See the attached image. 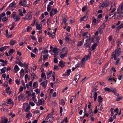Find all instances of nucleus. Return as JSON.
I'll return each instance as SVG.
<instances>
[{
	"label": "nucleus",
	"instance_id": "nucleus-37",
	"mask_svg": "<svg viewBox=\"0 0 123 123\" xmlns=\"http://www.w3.org/2000/svg\"><path fill=\"white\" fill-rule=\"evenodd\" d=\"M87 39H86V41H87L89 40H90V34H88L86 36Z\"/></svg>",
	"mask_w": 123,
	"mask_h": 123
},
{
	"label": "nucleus",
	"instance_id": "nucleus-63",
	"mask_svg": "<svg viewBox=\"0 0 123 123\" xmlns=\"http://www.w3.org/2000/svg\"><path fill=\"white\" fill-rule=\"evenodd\" d=\"M38 41L39 43H41L42 41V38L41 37H39L38 38Z\"/></svg>",
	"mask_w": 123,
	"mask_h": 123
},
{
	"label": "nucleus",
	"instance_id": "nucleus-46",
	"mask_svg": "<svg viewBox=\"0 0 123 123\" xmlns=\"http://www.w3.org/2000/svg\"><path fill=\"white\" fill-rule=\"evenodd\" d=\"M36 92V94H37L38 93H39L40 92V90L38 88L36 89L35 91Z\"/></svg>",
	"mask_w": 123,
	"mask_h": 123
},
{
	"label": "nucleus",
	"instance_id": "nucleus-47",
	"mask_svg": "<svg viewBox=\"0 0 123 123\" xmlns=\"http://www.w3.org/2000/svg\"><path fill=\"white\" fill-rule=\"evenodd\" d=\"M116 89L115 88L114 89H111L110 92H114V93H116L117 94V93L116 92Z\"/></svg>",
	"mask_w": 123,
	"mask_h": 123
},
{
	"label": "nucleus",
	"instance_id": "nucleus-22",
	"mask_svg": "<svg viewBox=\"0 0 123 123\" xmlns=\"http://www.w3.org/2000/svg\"><path fill=\"white\" fill-rule=\"evenodd\" d=\"M98 43H93L91 46L92 49V50H94L96 47L98 45Z\"/></svg>",
	"mask_w": 123,
	"mask_h": 123
},
{
	"label": "nucleus",
	"instance_id": "nucleus-30",
	"mask_svg": "<svg viewBox=\"0 0 123 123\" xmlns=\"http://www.w3.org/2000/svg\"><path fill=\"white\" fill-rule=\"evenodd\" d=\"M52 73V71H50L49 72H47V78L49 79Z\"/></svg>",
	"mask_w": 123,
	"mask_h": 123
},
{
	"label": "nucleus",
	"instance_id": "nucleus-12",
	"mask_svg": "<svg viewBox=\"0 0 123 123\" xmlns=\"http://www.w3.org/2000/svg\"><path fill=\"white\" fill-rule=\"evenodd\" d=\"M18 100L21 101H23L24 100L25 98L24 96V94L21 93L18 96Z\"/></svg>",
	"mask_w": 123,
	"mask_h": 123
},
{
	"label": "nucleus",
	"instance_id": "nucleus-11",
	"mask_svg": "<svg viewBox=\"0 0 123 123\" xmlns=\"http://www.w3.org/2000/svg\"><path fill=\"white\" fill-rule=\"evenodd\" d=\"M19 4L20 5H22L24 7H26L27 6L26 0H23L22 1H20L19 3Z\"/></svg>",
	"mask_w": 123,
	"mask_h": 123
},
{
	"label": "nucleus",
	"instance_id": "nucleus-9",
	"mask_svg": "<svg viewBox=\"0 0 123 123\" xmlns=\"http://www.w3.org/2000/svg\"><path fill=\"white\" fill-rule=\"evenodd\" d=\"M58 12V11L56 9H53L51 10L50 12V16L52 17L53 15L56 14Z\"/></svg>",
	"mask_w": 123,
	"mask_h": 123
},
{
	"label": "nucleus",
	"instance_id": "nucleus-15",
	"mask_svg": "<svg viewBox=\"0 0 123 123\" xmlns=\"http://www.w3.org/2000/svg\"><path fill=\"white\" fill-rule=\"evenodd\" d=\"M88 16V14L86 13L85 16H84L83 17L81 18L80 20V21H86L87 18Z\"/></svg>",
	"mask_w": 123,
	"mask_h": 123
},
{
	"label": "nucleus",
	"instance_id": "nucleus-2",
	"mask_svg": "<svg viewBox=\"0 0 123 123\" xmlns=\"http://www.w3.org/2000/svg\"><path fill=\"white\" fill-rule=\"evenodd\" d=\"M113 54L112 55L114 60H116L117 59V55L119 56L121 54V51L120 48H119L115 50L113 52Z\"/></svg>",
	"mask_w": 123,
	"mask_h": 123
},
{
	"label": "nucleus",
	"instance_id": "nucleus-54",
	"mask_svg": "<svg viewBox=\"0 0 123 123\" xmlns=\"http://www.w3.org/2000/svg\"><path fill=\"white\" fill-rule=\"evenodd\" d=\"M10 87H8L6 88L5 89V91L6 92V93H8V92L9 91V90H10Z\"/></svg>",
	"mask_w": 123,
	"mask_h": 123
},
{
	"label": "nucleus",
	"instance_id": "nucleus-55",
	"mask_svg": "<svg viewBox=\"0 0 123 123\" xmlns=\"http://www.w3.org/2000/svg\"><path fill=\"white\" fill-rule=\"evenodd\" d=\"M98 111V110L97 109V106H96L95 108V109L94 110L93 112L94 114L97 113Z\"/></svg>",
	"mask_w": 123,
	"mask_h": 123
},
{
	"label": "nucleus",
	"instance_id": "nucleus-60",
	"mask_svg": "<svg viewBox=\"0 0 123 123\" xmlns=\"http://www.w3.org/2000/svg\"><path fill=\"white\" fill-rule=\"evenodd\" d=\"M15 50H13L12 49H10L9 51V54L12 53L14 52Z\"/></svg>",
	"mask_w": 123,
	"mask_h": 123
},
{
	"label": "nucleus",
	"instance_id": "nucleus-58",
	"mask_svg": "<svg viewBox=\"0 0 123 123\" xmlns=\"http://www.w3.org/2000/svg\"><path fill=\"white\" fill-rule=\"evenodd\" d=\"M15 82L17 85H19L20 84V81L18 79H16L15 80Z\"/></svg>",
	"mask_w": 123,
	"mask_h": 123
},
{
	"label": "nucleus",
	"instance_id": "nucleus-42",
	"mask_svg": "<svg viewBox=\"0 0 123 123\" xmlns=\"http://www.w3.org/2000/svg\"><path fill=\"white\" fill-rule=\"evenodd\" d=\"M0 62H1L3 63H4L5 64H7V61L6 60L4 61V60L2 59H1L0 60Z\"/></svg>",
	"mask_w": 123,
	"mask_h": 123
},
{
	"label": "nucleus",
	"instance_id": "nucleus-44",
	"mask_svg": "<svg viewBox=\"0 0 123 123\" xmlns=\"http://www.w3.org/2000/svg\"><path fill=\"white\" fill-rule=\"evenodd\" d=\"M67 20V19L64 18H63V21H62V22L65 25H66V22Z\"/></svg>",
	"mask_w": 123,
	"mask_h": 123
},
{
	"label": "nucleus",
	"instance_id": "nucleus-41",
	"mask_svg": "<svg viewBox=\"0 0 123 123\" xmlns=\"http://www.w3.org/2000/svg\"><path fill=\"white\" fill-rule=\"evenodd\" d=\"M32 28L31 26H29L27 28H26L27 31V32H29L30 31L32 30Z\"/></svg>",
	"mask_w": 123,
	"mask_h": 123
},
{
	"label": "nucleus",
	"instance_id": "nucleus-6",
	"mask_svg": "<svg viewBox=\"0 0 123 123\" xmlns=\"http://www.w3.org/2000/svg\"><path fill=\"white\" fill-rule=\"evenodd\" d=\"M32 18V15L28 13L25 16V17L23 19V20H31Z\"/></svg>",
	"mask_w": 123,
	"mask_h": 123
},
{
	"label": "nucleus",
	"instance_id": "nucleus-48",
	"mask_svg": "<svg viewBox=\"0 0 123 123\" xmlns=\"http://www.w3.org/2000/svg\"><path fill=\"white\" fill-rule=\"evenodd\" d=\"M36 76V75L34 74V73H32V74H31V77L33 79H34L35 78Z\"/></svg>",
	"mask_w": 123,
	"mask_h": 123
},
{
	"label": "nucleus",
	"instance_id": "nucleus-43",
	"mask_svg": "<svg viewBox=\"0 0 123 123\" xmlns=\"http://www.w3.org/2000/svg\"><path fill=\"white\" fill-rule=\"evenodd\" d=\"M8 20V18L6 17H5L4 18H2V21L3 22H5Z\"/></svg>",
	"mask_w": 123,
	"mask_h": 123
},
{
	"label": "nucleus",
	"instance_id": "nucleus-51",
	"mask_svg": "<svg viewBox=\"0 0 123 123\" xmlns=\"http://www.w3.org/2000/svg\"><path fill=\"white\" fill-rule=\"evenodd\" d=\"M110 89L108 87H105L104 88V90L105 91L110 92Z\"/></svg>",
	"mask_w": 123,
	"mask_h": 123
},
{
	"label": "nucleus",
	"instance_id": "nucleus-32",
	"mask_svg": "<svg viewBox=\"0 0 123 123\" xmlns=\"http://www.w3.org/2000/svg\"><path fill=\"white\" fill-rule=\"evenodd\" d=\"M33 87L35 88H36L38 87L37 82L36 81L34 82L33 84Z\"/></svg>",
	"mask_w": 123,
	"mask_h": 123
},
{
	"label": "nucleus",
	"instance_id": "nucleus-52",
	"mask_svg": "<svg viewBox=\"0 0 123 123\" xmlns=\"http://www.w3.org/2000/svg\"><path fill=\"white\" fill-rule=\"evenodd\" d=\"M105 68L104 69L102 70V74H105L107 72V70L106 69H105Z\"/></svg>",
	"mask_w": 123,
	"mask_h": 123
},
{
	"label": "nucleus",
	"instance_id": "nucleus-31",
	"mask_svg": "<svg viewBox=\"0 0 123 123\" xmlns=\"http://www.w3.org/2000/svg\"><path fill=\"white\" fill-rule=\"evenodd\" d=\"M103 100V98H101V96H98V102L100 103L102 102Z\"/></svg>",
	"mask_w": 123,
	"mask_h": 123
},
{
	"label": "nucleus",
	"instance_id": "nucleus-18",
	"mask_svg": "<svg viewBox=\"0 0 123 123\" xmlns=\"http://www.w3.org/2000/svg\"><path fill=\"white\" fill-rule=\"evenodd\" d=\"M36 28L39 30H41L42 28V25L36 24Z\"/></svg>",
	"mask_w": 123,
	"mask_h": 123
},
{
	"label": "nucleus",
	"instance_id": "nucleus-49",
	"mask_svg": "<svg viewBox=\"0 0 123 123\" xmlns=\"http://www.w3.org/2000/svg\"><path fill=\"white\" fill-rule=\"evenodd\" d=\"M23 67L24 66L26 69H27L28 67V64H26L25 62L24 64H23Z\"/></svg>",
	"mask_w": 123,
	"mask_h": 123
},
{
	"label": "nucleus",
	"instance_id": "nucleus-64",
	"mask_svg": "<svg viewBox=\"0 0 123 123\" xmlns=\"http://www.w3.org/2000/svg\"><path fill=\"white\" fill-rule=\"evenodd\" d=\"M18 64L21 66V67H23V63L21 62V61H20L19 62Z\"/></svg>",
	"mask_w": 123,
	"mask_h": 123
},
{
	"label": "nucleus",
	"instance_id": "nucleus-26",
	"mask_svg": "<svg viewBox=\"0 0 123 123\" xmlns=\"http://www.w3.org/2000/svg\"><path fill=\"white\" fill-rule=\"evenodd\" d=\"M32 114L30 112H29L27 114L26 116V117L27 118L29 119V117H32Z\"/></svg>",
	"mask_w": 123,
	"mask_h": 123
},
{
	"label": "nucleus",
	"instance_id": "nucleus-24",
	"mask_svg": "<svg viewBox=\"0 0 123 123\" xmlns=\"http://www.w3.org/2000/svg\"><path fill=\"white\" fill-rule=\"evenodd\" d=\"M8 121V119L7 118H4L2 119V123H7Z\"/></svg>",
	"mask_w": 123,
	"mask_h": 123
},
{
	"label": "nucleus",
	"instance_id": "nucleus-25",
	"mask_svg": "<svg viewBox=\"0 0 123 123\" xmlns=\"http://www.w3.org/2000/svg\"><path fill=\"white\" fill-rule=\"evenodd\" d=\"M80 76V74H78V75H76L74 79V80L76 81V82L77 83V81L79 78Z\"/></svg>",
	"mask_w": 123,
	"mask_h": 123
},
{
	"label": "nucleus",
	"instance_id": "nucleus-45",
	"mask_svg": "<svg viewBox=\"0 0 123 123\" xmlns=\"http://www.w3.org/2000/svg\"><path fill=\"white\" fill-rule=\"evenodd\" d=\"M89 114L90 115L91 117L92 116L93 113L92 109L90 110L89 111Z\"/></svg>",
	"mask_w": 123,
	"mask_h": 123
},
{
	"label": "nucleus",
	"instance_id": "nucleus-3",
	"mask_svg": "<svg viewBox=\"0 0 123 123\" xmlns=\"http://www.w3.org/2000/svg\"><path fill=\"white\" fill-rule=\"evenodd\" d=\"M53 113L52 112L49 114L46 118V123L49 122H52L53 120L54 117L53 116Z\"/></svg>",
	"mask_w": 123,
	"mask_h": 123
},
{
	"label": "nucleus",
	"instance_id": "nucleus-40",
	"mask_svg": "<svg viewBox=\"0 0 123 123\" xmlns=\"http://www.w3.org/2000/svg\"><path fill=\"white\" fill-rule=\"evenodd\" d=\"M32 99L35 103H36L37 102V100L36 98V97H33L32 98Z\"/></svg>",
	"mask_w": 123,
	"mask_h": 123
},
{
	"label": "nucleus",
	"instance_id": "nucleus-4",
	"mask_svg": "<svg viewBox=\"0 0 123 123\" xmlns=\"http://www.w3.org/2000/svg\"><path fill=\"white\" fill-rule=\"evenodd\" d=\"M116 3L114 1H113L112 2L111 4V7L110 9L111 13L113 12L116 10Z\"/></svg>",
	"mask_w": 123,
	"mask_h": 123
},
{
	"label": "nucleus",
	"instance_id": "nucleus-38",
	"mask_svg": "<svg viewBox=\"0 0 123 123\" xmlns=\"http://www.w3.org/2000/svg\"><path fill=\"white\" fill-rule=\"evenodd\" d=\"M105 23L101 25L99 28V29H103L105 27Z\"/></svg>",
	"mask_w": 123,
	"mask_h": 123
},
{
	"label": "nucleus",
	"instance_id": "nucleus-5",
	"mask_svg": "<svg viewBox=\"0 0 123 123\" xmlns=\"http://www.w3.org/2000/svg\"><path fill=\"white\" fill-rule=\"evenodd\" d=\"M97 90V87H94L92 93V94L94 96V101L95 102L96 100L97 96V93L96 92Z\"/></svg>",
	"mask_w": 123,
	"mask_h": 123
},
{
	"label": "nucleus",
	"instance_id": "nucleus-13",
	"mask_svg": "<svg viewBox=\"0 0 123 123\" xmlns=\"http://www.w3.org/2000/svg\"><path fill=\"white\" fill-rule=\"evenodd\" d=\"M48 81L47 80H46L43 82H42L40 85L42 86L44 88H46V87Z\"/></svg>",
	"mask_w": 123,
	"mask_h": 123
},
{
	"label": "nucleus",
	"instance_id": "nucleus-29",
	"mask_svg": "<svg viewBox=\"0 0 123 123\" xmlns=\"http://www.w3.org/2000/svg\"><path fill=\"white\" fill-rule=\"evenodd\" d=\"M49 57V55H44L43 56V60L44 61H45Z\"/></svg>",
	"mask_w": 123,
	"mask_h": 123
},
{
	"label": "nucleus",
	"instance_id": "nucleus-10",
	"mask_svg": "<svg viewBox=\"0 0 123 123\" xmlns=\"http://www.w3.org/2000/svg\"><path fill=\"white\" fill-rule=\"evenodd\" d=\"M65 62H63L62 61H61L59 62L58 65L59 67H61V68H64L65 66Z\"/></svg>",
	"mask_w": 123,
	"mask_h": 123
},
{
	"label": "nucleus",
	"instance_id": "nucleus-28",
	"mask_svg": "<svg viewBox=\"0 0 123 123\" xmlns=\"http://www.w3.org/2000/svg\"><path fill=\"white\" fill-rule=\"evenodd\" d=\"M20 16L19 15H17L16 16L14 20H15V21L17 22L20 19Z\"/></svg>",
	"mask_w": 123,
	"mask_h": 123
},
{
	"label": "nucleus",
	"instance_id": "nucleus-34",
	"mask_svg": "<svg viewBox=\"0 0 123 123\" xmlns=\"http://www.w3.org/2000/svg\"><path fill=\"white\" fill-rule=\"evenodd\" d=\"M16 12H13L12 14V18L13 19L15 18L16 16Z\"/></svg>",
	"mask_w": 123,
	"mask_h": 123
},
{
	"label": "nucleus",
	"instance_id": "nucleus-50",
	"mask_svg": "<svg viewBox=\"0 0 123 123\" xmlns=\"http://www.w3.org/2000/svg\"><path fill=\"white\" fill-rule=\"evenodd\" d=\"M48 34L49 35V37H52L53 38H54L55 37L54 35H53L52 34H50V33L49 32H48Z\"/></svg>",
	"mask_w": 123,
	"mask_h": 123
},
{
	"label": "nucleus",
	"instance_id": "nucleus-57",
	"mask_svg": "<svg viewBox=\"0 0 123 123\" xmlns=\"http://www.w3.org/2000/svg\"><path fill=\"white\" fill-rule=\"evenodd\" d=\"M120 60V59L119 58H118L117 60L115 62V64L116 65H117L118 64V63L119 62V61Z\"/></svg>",
	"mask_w": 123,
	"mask_h": 123
},
{
	"label": "nucleus",
	"instance_id": "nucleus-36",
	"mask_svg": "<svg viewBox=\"0 0 123 123\" xmlns=\"http://www.w3.org/2000/svg\"><path fill=\"white\" fill-rule=\"evenodd\" d=\"M41 77L42 78H44L45 80L46 79V77L45 76V74L42 73L41 74Z\"/></svg>",
	"mask_w": 123,
	"mask_h": 123
},
{
	"label": "nucleus",
	"instance_id": "nucleus-59",
	"mask_svg": "<svg viewBox=\"0 0 123 123\" xmlns=\"http://www.w3.org/2000/svg\"><path fill=\"white\" fill-rule=\"evenodd\" d=\"M59 69V68L58 66L56 65H55L54 67V70H58Z\"/></svg>",
	"mask_w": 123,
	"mask_h": 123
},
{
	"label": "nucleus",
	"instance_id": "nucleus-16",
	"mask_svg": "<svg viewBox=\"0 0 123 123\" xmlns=\"http://www.w3.org/2000/svg\"><path fill=\"white\" fill-rule=\"evenodd\" d=\"M68 51L67 50L65 51V52L64 54H61L60 55V57L62 59L64 57L66 56L67 55Z\"/></svg>",
	"mask_w": 123,
	"mask_h": 123
},
{
	"label": "nucleus",
	"instance_id": "nucleus-61",
	"mask_svg": "<svg viewBox=\"0 0 123 123\" xmlns=\"http://www.w3.org/2000/svg\"><path fill=\"white\" fill-rule=\"evenodd\" d=\"M30 110V107L29 106H28L26 109L25 111L26 112H28V111Z\"/></svg>",
	"mask_w": 123,
	"mask_h": 123
},
{
	"label": "nucleus",
	"instance_id": "nucleus-8",
	"mask_svg": "<svg viewBox=\"0 0 123 123\" xmlns=\"http://www.w3.org/2000/svg\"><path fill=\"white\" fill-rule=\"evenodd\" d=\"M45 100L42 99H40L39 101L36 102V105H37L39 106L40 105H43L44 104Z\"/></svg>",
	"mask_w": 123,
	"mask_h": 123
},
{
	"label": "nucleus",
	"instance_id": "nucleus-1",
	"mask_svg": "<svg viewBox=\"0 0 123 123\" xmlns=\"http://www.w3.org/2000/svg\"><path fill=\"white\" fill-rule=\"evenodd\" d=\"M115 18L117 19L118 17L121 16L123 17V4L120 5L118 7L117 11L114 13V15Z\"/></svg>",
	"mask_w": 123,
	"mask_h": 123
},
{
	"label": "nucleus",
	"instance_id": "nucleus-33",
	"mask_svg": "<svg viewBox=\"0 0 123 123\" xmlns=\"http://www.w3.org/2000/svg\"><path fill=\"white\" fill-rule=\"evenodd\" d=\"M60 105H62L64 106L65 104V103L64 100L63 99H62L61 100V102L60 103Z\"/></svg>",
	"mask_w": 123,
	"mask_h": 123
},
{
	"label": "nucleus",
	"instance_id": "nucleus-56",
	"mask_svg": "<svg viewBox=\"0 0 123 123\" xmlns=\"http://www.w3.org/2000/svg\"><path fill=\"white\" fill-rule=\"evenodd\" d=\"M122 97L121 96H120L116 99V100L117 101H118L120 100L122 98Z\"/></svg>",
	"mask_w": 123,
	"mask_h": 123
},
{
	"label": "nucleus",
	"instance_id": "nucleus-17",
	"mask_svg": "<svg viewBox=\"0 0 123 123\" xmlns=\"http://www.w3.org/2000/svg\"><path fill=\"white\" fill-rule=\"evenodd\" d=\"M19 69L20 68L17 65H15L14 68V70L15 71V73H17Z\"/></svg>",
	"mask_w": 123,
	"mask_h": 123
},
{
	"label": "nucleus",
	"instance_id": "nucleus-14",
	"mask_svg": "<svg viewBox=\"0 0 123 123\" xmlns=\"http://www.w3.org/2000/svg\"><path fill=\"white\" fill-rule=\"evenodd\" d=\"M109 5V3L107 1H104L101 5V7H106L108 6Z\"/></svg>",
	"mask_w": 123,
	"mask_h": 123
},
{
	"label": "nucleus",
	"instance_id": "nucleus-7",
	"mask_svg": "<svg viewBox=\"0 0 123 123\" xmlns=\"http://www.w3.org/2000/svg\"><path fill=\"white\" fill-rule=\"evenodd\" d=\"M91 53L90 52V55H89L87 56H85L81 60V63H85V62L87 60L89 59L91 56Z\"/></svg>",
	"mask_w": 123,
	"mask_h": 123
},
{
	"label": "nucleus",
	"instance_id": "nucleus-19",
	"mask_svg": "<svg viewBox=\"0 0 123 123\" xmlns=\"http://www.w3.org/2000/svg\"><path fill=\"white\" fill-rule=\"evenodd\" d=\"M71 70L70 69L68 70L66 72L65 74H63V76H66L67 75L66 74H67L68 75L67 76H68L70 74L71 72Z\"/></svg>",
	"mask_w": 123,
	"mask_h": 123
},
{
	"label": "nucleus",
	"instance_id": "nucleus-21",
	"mask_svg": "<svg viewBox=\"0 0 123 123\" xmlns=\"http://www.w3.org/2000/svg\"><path fill=\"white\" fill-rule=\"evenodd\" d=\"M16 5V3L15 1H14L11 3L9 6V7H13L14 8H16V6H14Z\"/></svg>",
	"mask_w": 123,
	"mask_h": 123
},
{
	"label": "nucleus",
	"instance_id": "nucleus-53",
	"mask_svg": "<svg viewBox=\"0 0 123 123\" xmlns=\"http://www.w3.org/2000/svg\"><path fill=\"white\" fill-rule=\"evenodd\" d=\"M26 93L28 94V95L29 96H31V93L30 92L27 91L26 92Z\"/></svg>",
	"mask_w": 123,
	"mask_h": 123
},
{
	"label": "nucleus",
	"instance_id": "nucleus-27",
	"mask_svg": "<svg viewBox=\"0 0 123 123\" xmlns=\"http://www.w3.org/2000/svg\"><path fill=\"white\" fill-rule=\"evenodd\" d=\"M16 41L15 40H10L9 43L12 46L13 45L16 43Z\"/></svg>",
	"mask_w": 123,
	"mask_h": 123
},
{
	"label": "nucleus",
	"instance_id": "nucleus-35",
	"mask_svg": "<svg viewBox=\"0 0 123 123\" xmlns=\"http://www.w3.org/2000/svg\"><path fill=\"white\" fill-rule=\"evenodd\" d=\"M123 27V24H122L120 25L119 26H118L117 28V30H120L121 28H122Z\"/></svg>",
	"mask_w": 123,
	"mask_h": 123
},
{
	"label": "nucleus",
	"instance_id": "nucleus-23",
	"mask_svg": "<svg viewBox=\"0 0 123 123\" xmlns=\"http://www.w3.org/2000/svg\"><path fill=\"white\" fill-rule=\"evenodd\" d=\"M8 47L7 46H5L0 48V51L2 52L5 50Z\"/></svg>",
	"mask_w": 123,
	"mask_h": 123
},
{
	"label": "nucleus",
	"instance_id": "nucleus-39",
	"mask_svg": "<svg viewBox=\"0 0 123 123\" xmlns=\"http://www.w3.org/2000/svg\"><path fill=\"white\" fill-rule=\"evenodd\" d=\"M51 6L49 4H48L47 5V10L48 12L50 11L51 10Z\"/></svg>",
	"mask_w": 123,
	"mask_h": 123
},
{
	"label": "nucleus",
	"instance_id": "nucleus-20",
	"mask_svg": "<svg viewBox=\"0 0 123 123\" xmlns=\"http://www.w3.org/2000/svg\"><path fill=\"white\" fill-rule=\"evenodd\" d=\"M48 50L46 49V48H45L42 50V54L43 55L48 54Z\"/></svg>",
	"mask_w": 123,
	"mask_h": 123
},
{
	"label": "nucleus",
	"instance_id": "nucleus-62",
	"mask_svg": "<svg viewBox=\"0 0 123 123\" xmlns=\"http://www.w3.org/2000/svg\"><path fill=\"white\" fill-rule=\"evenodd\" d=\"M82 41L78 42V43L77 45L78 46H81L82 44Z\"/></svg>",
	"mask_w": 123,
	"mask_h": 123
}]
</instances>
